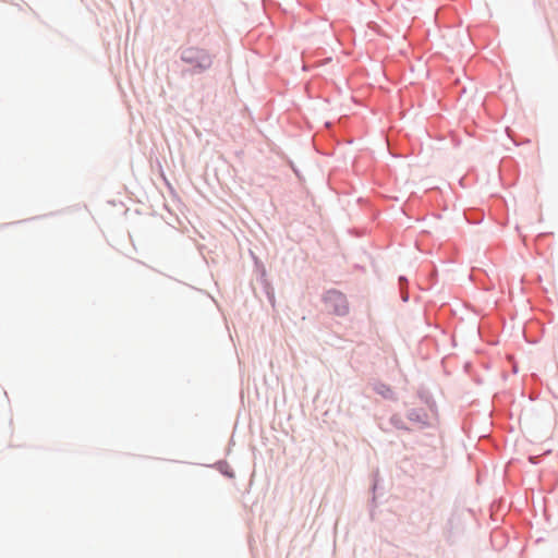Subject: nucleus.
Returning a JSON list of instances; mask_svg holds the SVG:
<instances>
[{"label":"nucleus","instance_id":"f03ea898","mask_svg":"<svg viewBox=\"0 0 558 558\" xmlns=\"http://www.w3.org/2000/svg\"><path fill=\"white\" fill-rule=\"evenodd\" d=\"M325 302L328 308L337 315H345L349 311L347 298L339 291H328Z\"/></svg>","mask_w":558,"mask_h":558},{"label":"nucleus","instance_id":"f257e3e1","mask_svg":"<svg viewBox=\"0 0 558 558\" xmlns=\"http://www.w3.org/2000/svg\"><path fill=\"white\" fill-rule=\"evenodd\" d=\"M181 59L201 71L211 65L210 56L206 51L194 47L185 49L182 52Z\"/></svg>","mask_w":558,"mask_h":558}]
</instances>
